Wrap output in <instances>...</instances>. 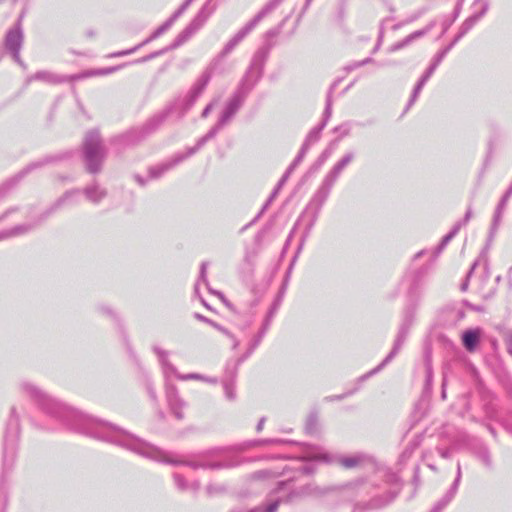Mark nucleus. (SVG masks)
<instances>
[{
    "mask_svg": "<svg viewBox=\"0 0 512 512\" xmlns=\"http://www.w3.org/2000/svg\"><path fill=\"white\" fill-rule=\"evenodd\" d=\"M508 349L512 353V336L508 340Z\"/></svg>",
    "mask_w": 512,
    "mask_h": 512,
    "instance_id": "7ed1b4c3",
    "label": "nucleus"
},
{
    "mask_svg": "<svg viewBox=\"0 0 512 512\" xmlns=\"http://www.w3.org/2000/svg\"><path fill=\"white\" fill-rule=\"evenodd\" d=\"M480 338L479 330H469L463 335V345L468 351H474Z\"/></svg>",
    "mask_w": 512,
    "mask_h": 512,
    "instance_id": "f257e3e1",
    "label": "nucleus"
},
{
    "mask_svg": "<svg viewBox=\"0 0 512 512\" xmlns=\"http://www.w3.org/2000/svg\"><path fill=\"white\" fill-rule=\"evenodd\" d=\"M343 466L346 468H352L358 464V460L356 458H346L341 461Z\"/></svg>",
    "mask_w": 512,
    "mask_h": 512,
    "instance_id": "f03ea898",
    "label": "nucleus"
}]
</instances>
